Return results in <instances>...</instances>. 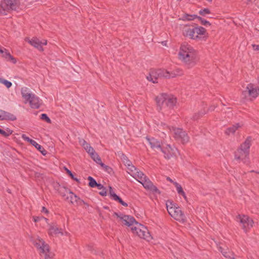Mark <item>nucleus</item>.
Here are the masks:
<instances>
[{
    "mask_svg": "<svg viewBox=\"0 0 259 259\" xmlns=\"http://www.w3.org/2000/svg\"><path fill=\"white\" fill-rule=\"evenodd\" d=\"M178 59L188 68L194 67L198 61V52L190 45L184 42L180 48Z\"/></svg>",
    "mask_w": 259,
    "mask_h": 259,
    "instance_id": "1",
    "label": "nucleus"
},
{
    "mask_svg": "<svg viewBox=\"0 0 259 259\" xmlns=\"http://www.w3.org/2000/svg\"><path fill=\"white\" fill-rule=\"evenodd\" d=\"M157 108L159 111L167 112L174 107L176 103V98L172 95L161 94L155 98Z\"/></svg>",
    "mask_w": 259,
    "mask_h": 259,
    "instance_id": "2",
    "label": "nucleus"
},
{
    "mask_svg": "<svg viewBox=\"0 0 259 259\" xmlns=\"http://www.w3.org/2000/svg\"><path fill=\"white\" fill-rule=\"evenodd\" d=\"M31 241L37 248L39 254L45 259H50L53 257L54 254L50 250L49 246L45 241L39 237H35L31 236L30 237Z\"/></svg>",
    "mask_w": 259,
    "mask_h": 259,
    "instance_id": "3",
    "label": "nucleus"
},
{
    "mask_svg": "<svg viewBox=\"0 0 259 259\" xmlns=\"http://www.w3.org/2000/svg\"><path fill=\"white\" fill-rule=\"evenodd\" d=\"M166 206L169 214L175 220L182 223L186 221L184 213L177 205L171 201H167Z\"/></svg>",
    "mask_w": 259,
    "mask_h": 259,
    "instance_id": "4",
    "label": "nucleus"
},
{
    "mask_svg": "<svg viewBox=\"0 0 259 259\" xmlns=\"http://www.w3.org/2000/svg\"><path fill=\"white\" fill-rule=\"evenodd\" d=\"M21 94L25 100V103L29 102L32 108L37 109L41 104V101L35 95L30 92L28 89L24 87L21 89Z\"/></svg>",
    "mask_w": 259,
    "mask_h": 259,
    "instance_id": "5",
    "label": "nucleus"
},
{
    "mask_svg": "<svg viewBox=\"0 0 259 259\" xmlns=\"http://www.w3.org/2000/svg\"><path fill=\"white\" fill-rule=\"evenodd\" d=\"M242 95L244 98L250 100L255 99L259 95V81L257 83L248 84Z\"/></svg>",
    "mask_w": 259,
    "mask_h": 259,
    "instance_id": "6",
    "label": "nucleus"
},
{
    "mask_svg": "<svg viewBox=\"0 0 259 259\" xmlns=\"http://www.w3.org/2000/svg\"><path fill=\"white\" fill-rule=\"evenodd\" d=\"M131 230L134 234L137 235L140 238H143L148 241H150L152 239V237L147 228L137 222L134 226H132Z\"/></svg>",
    "mask_w": 259,
    "mask_h": 259,
    "instance_id": "7",
    "label": "nucleus"
},
{
    "mask_svg": "<svg viewBox=\"0 0 259 259\" xmlns=\"http://www.w3.org/2000/svg\"><path fill=\"white\" fill-rule=\"evenodd\" d=\"M18 0H3L0 4V15H6V12L15 10L19 6Z\"/></svg>",
    "mask_w": 259,
    "mask_h": 259,
    "instance_id": "8",
    "label": "nucleus"
},
{
    "mask_svg": "<svg viewBox=\"0 0 259 259\" xmlns=\"http://www.w3.org/2000/svg\"><path fill=\"white\" fill-rule=\"evenodd\" d=\"M166 127L173 134L175 138L182 144H184L188 142L189 138L186 132L182 128L175 127H170L168 126H166Z\"/></svg>",
    "mask_w": 259,
    "mask_h": 259,
    "instance_id": "9",
    "label": "nucleus"
},
{
    "mask_svg": "<svg viewBox=\"0 0 259 259\" xmlns=\"http://www.w3.org/2000/svg\"><path fill=\"white\" fill-rule=\"evenodd\" d=\"M236 221L240 223L242 229L245 233L249 231L254 224L252 219L244 214L237 215Z\"/></svg>",
    "mask_w": 259,
    "mask_h": 259,
    "instance_id": "10",
    "label": "nucleus"
},
{
    "mask_svg": "<svg viewBox=\"0 0 259 259\" xmlns=\"http://www.w3.org/2000/svg\"><path fill=\"white\" fill-rule=\"evenodd\" d=\"M169 71L164 69L152 70L150 72L149 75L147 76V79L153 83L157 82V79L160 77L166 78L168 75Z\"/></svg>",
    "mask_w": 259,
    "mask_h": 259,
    "instance_id": "11",
    "label": "nucleus"
},
{
    "mask_svg": "<svg viewBox=\"0 0 259 259\" xmlns=\"http://www.w3.org/2000/svg\"><path fill=\"white\" fill-rule=\"evenodd\" d=\"M49 229H48V233L50 236H58L60 235H67L68 232L64 231L63 230L58 227L56 223L49 224Z\"/></svg>",
    "mask_w": 259,
    "mask_h": 259,
    "instance_id": "12",
    "label": "nucleus"
},
{
    "mask_svg": "<svg viewBox=\"0 0 259 259\" xmlns=\"http://www.w3.org/2000/svg\"><path fill=\"white\" fill-rule=\"evenodd\" d=\"M160 151L163 153L165 158L170 159L176 156L177 149L175 147H172L169 144H165L163 143L162 144Z\"/></svg>",
    "mask_w": 259,
    "mask_h": 259,
    "instance_id": "13",
    "label": "nucleus"
},
{
    "mask_svg": "<svg viewBox=\"0 0 259 259\" xmlns=\"http://www.w3.org/2000/svg\"><path fill=\"white\" fill-rule=\"evenodd\" d=\"M114 215H116L117 218H119L124 225L130 227L131 228H132V226H134L137 222L133 217L130 215H123L121 214H118L116 213H115Z\"/></svg>",
    "mask_w": 259,
    "mask_h": 259,
    "instance_id": "14",
    "label": "nucleus"
},
{
    "mask_svg": "<svg viewBox=\"0 0 259 259\" xmlns=\"http://www.w3.org/2000/svg\"><path fill=\"white\" fill-rule=\"evenodd\" d=\"M146 141L147 144L150 146L152 149L157 151V150H160L162 147V144L160 141L153 137H147L146 138Z\"/></svg>",
    "mask_w": 259,
    "mask_h": 259,
    "instance_id": "15",
    "label": "nucleus"
},
{
    "mask_svg": "<svg viewBox=\"0 0 259 259\" xmlns=\"http://www.w3.org/2000/svg\"><path fill=\"white\" fill-rule=\"evenodd\" d=\"M183 33L184 36L188 37L192 39H197V35L195 32V27L189 26H185L183 28Z\"/></svg>",
    "mask_w": 259,
    "mask_h": 259,
    "instance_id": "16",
    "label": "nucleus"
},
{
    "mask_svg": "<svg viewBox=\"0 0 259 259\" xmlns=\"http://www.w3.org/2000/svg\"><path fill=\"white\" fill-rule=\"evenodd\" d=\"M144 181L141 182L143 187L147 190L151 191L153 193H160L158 189L153 184L151 181L146 177Z\"/></svg>",
    "mask_w": 259,
    "mask_h": 259,
    "instance_id": "17",
    "label": "nucleus"
},
{
    "mask_svg": "<svg viewBox=\"0 0 259 259\" xmlns=\"http://www.w3.org/2000/svg\"><path fill=\"white\" fill-rule=\"evenodd\" d=\"M25 40L27 41L34 48L37 49L39 51H44V49L41 46V41H40L37 38L33 37L32 39H30L28 37H26L25 38Z\"/></svg>",
    "mask_w": 259,
    "mask_h": 259,
    "instance_id": "18",
    "label": "nucleus"
},
{
    "mask_svg": "<svg viewBox=\"0 0 259 259\" xmlns=\"http://www.w3.org/2000/svg\"><path fill=\"white\" fill-rule=\"evenodd\" d=\"M90 156L94 161L100 164L105 170L109 172L110 170H111V168L109 166L106 165L103 163H102L100 157L96 152H94L93 155L92 154Z\"/></svg>",
    "mask_w": 259,
    "mask_h": 259,
    "instance_id": "19",
    "label": "nucleus"
},
{
    "mask_svg": "<svg viewBox=\"0 0 259 259\" xmlns=\"http://www.w3.org/2000/svg\"><path fill=\"white\" fill-rule=\"evenodd\" d=\"M243 126V124L241 123H237L232 126L226 128L225 133L227 136H230L235 134L236 131Z\"/></svg>",
    "mask_w": 259,
    "mask_h": 259,
    "instance_id": "20",
    "label": "nucleus"
},
{
    "mask_svg": "<svg viewBox=\"0 0 259 259\" xmlns=\"http://www.w3.org/2000/svg\"><path fill=\"white\" fill-rule=\"evenodd\" d=\"M63 189L65 190L66 193L68 194L69 195L66 197V199L68 200L70 202L73 204H77V200H78V197L74 194L72 192L69 190H67L65 188H62Z\"/></svg>",
    "mask_w": 259,
    "mask_h": 259,
    "instance_id": "21",
    "label": "nucleus"
},
{
    "mask_svg": "<svg viewBox=\"0 0 259 259\" xmlns=\"http://www.w3.org/2000/svg\"><path fill=\"white\" fill-rule=\"evenodd\" d=\"M16 119V116L10 113L6 112L0 109V120H15Z\"/></svg>",
    "mask_w": 259,
    "mask_h": 259,
    "instance_id": "22",
    "label": "nucleus"
},
{
    "mask_svg": "<svg viewBox=\"0 0 259 259\" xmlns=\"http://www.w3.org/2000/svg\"><path fill=\"white\" fill-rule=\"evenodd\" d=\"M248 154L246 152H244V150L238 149L235 153V159L238 160H244Z\"/></svg>",
    "mask_w": 259,
    "mask_h": 259,
    "instance_id": "23",
    "label": "nucleus"
},
{
    "mask_svg": "<svg viewBox=\"0 0 259 259\" xmlns=\"http://www.w3.org/2000/svg\"><path fill=\"white\" fill-rule=\"evenodd\" d=\"M109 194L111 197L115 201H118L121 205L124 206H127V204L122 201V200L113 191L112 187H109Z\"/></svg>",
    "mask_w": 259,
    "mask_h": 259,
    "instance_id": "24",
    "label": "nucleus"
},
{
    "mask_svg": "<svg viewBox=\"0 0 259 259\" xmlns=\"http://www.w3.org/2000/svg\"><path fill=\"white\" fill-rule=\"evenodd\" d=\"M251 138L250 137L247 138L245 142L240 146L239 149L244 150V152H246L247 154H249V149L250 146Z\"/></svg>",
    "mask_w": 259,
    "mask_h": 259,
    "instance_id": "25",
    "label": "nucleus"
},
{
    "mask_svg": "<svg viewBox=\"0 0 259 259\" xmlns=\"http://www.w3.org/2000/svg\"><path fill=\"white\" fill-rule=\"evenodd\" d=\"M183 70L180 68H176L171 72L169 71L168 75L166 78L175 77L177 76H181L183 74Z\"/></svg>",
    "mask_w": 259,
    "mask_h": 259,
    "instance_id": "26",
    "label": "nucleus"
},
{
    "mask_svg": "<svg viewBox=\"0 0 259 259\" xmlns=\"http://www.w3.org/2000/svg\"><path fill=\"white\" fill-rule=\"evenodd\" d=\"M195 32L197 35V39L201 38V36L205 35L206 29L201 26L195 27Z\"/></svg>",
    "mask_w": 259,
    "mask_h": 259,
    "instance_id": "27",
    "label": "nucleus"
},
{
    "mask_svg": "<svg viewBox=\"0 0 259 259\" xmlns=\"http://www.w3.org/2000/svg\"><path fill=\"white\" fill-rule=\"evenodd\" d=\"M2 57L5 58L8 61H11L13 63H16V60L14 58L6 49L4 52V53L2 54Z\"/></svg>",
    "mask_w": 259,
    "mask_h": 259,
    "instance_id": "28",
    "label": "nucleus"
},
{
    "mask_svg": "<svg viewBox=\"0 0 259 259\" xmlns=\"http://www.w3.org/2000/svg\"><path fill=\"white\" fill-rule=\"evenodd\" d=\"M137 171L135 174V176L134 177L140 183L141 181H143L144 179H146V176L140 171H138L137 169L136 170Z\"/></svg>",
    "mask_w": 259,
    "mask_h": 259,
    "instance_id": "29",
    "label": "nucleus"
},
{
    "mask_svg": "<svg viewBox=\"0 0 259 259\" xmlns=\"http://www.w3.org/2000/svg\"><path fill=\"white\" fill-rule=\"evenodd\" d=\"M174 184L175 185V187H176L177 191L178 194H179L180 195H182L183 196V197L185 199H186V198H187L186 196L185 193L184 191H183L181 186L177 182H174Z\"/></svg>",
    "mask_w": 259,
    "mask_h": 259,
    "instance_id": "30",
    "label": "nucleus"
},
{
    "mask_svg": "<svg viewBox=\"0 0 259 259\" xmlns=\"http://www.w3.org/2000/svg\"><path fill=\"white\" fill-rule=\"evenodd\" d=\"M32 145L34 146L38 150H39L42 155H45L47 154V151L44 149L43 147L35 141L32 142Z\"/></svg>",
    "mask_w": 259,
    "mask_h": 259,
    "instance_id": "31",
    "label": "nucleus"
},
{
    "mask_svg": "<svg viewBox=\"0 0 259 259\" xmlns=\"http://www.w3.org/2000/svg\"><path fill=\"white\" fill-rule=\"evenodd\" d=\"M219 250L223 253V255L226 257L231 258L232 256V253L229 251H228V249L227 248L226 250L225 249L223 248L222 247L220 246L219 247Z\"/></svg>",
    "mask_w": 259,
    "mask_h": 259,
    "instance_id": "32",
    "label": "nucleus"
},
{
    "mask_svg": "<svg viewBox=\"0 0 259 259\" xmlns=\"http://www.w3.org/2000/svg\"><path fill=\"white\" fill-rule=\"evenodd\" d=\"M12 134V131L7 128L6 130H0V134L5 137H7Z\"/></svg>",
    "mask_w": 259,
    "mask_h": 259,
    "instance_id": "33",
    "label": "nucleus"
},
{
    "mask_svg": "<svg viewBox=\"0 0 259 259\" xmlns=\"http://www.w3.org/2000/svg\"><path fill=\"white\" fill-rule=\"evenodd\" d=\"M195 18H196V16L195 15H190L188 14H185L180 19L183 20L190 21L193 20Z\"/></svg>",
    "mask_w": 259,
    "mask_h": 259,
    "instance_id": "34",
    "label": "nucleus"
},
{
    "mask_svg": "<svg viewBox=\"0 0 259 259\" xmlns=\"http://www.w3.org/2000/svg\"><path fill=\"white\" fill-rule=\"evenodd\" d=\"M88 180H89V185L92 187V188H94L96 186V185H97V183L96 182V181L95 180V179H94L92 177H88Z\"/></svg>",
    "mask_w": 259,
    "mask_h": 259,
    "instance_id": "35",
    "label": "nucleus"
},
{
    "mask_svg": "<svg viewBox=\"0 0 259 259\" xmlns=\"http://www.w3.org/2000/svg\"><path fill=\"white\" fill-rule=\"evenodd\" d=\"M33 219L35 222H37L41 220H44L48 224V219L43 217H33Z\"/></svg>",
    "mask_w": 259,
    "mask_h": 259,
    "instance_id": "36",
    "label": "nucleus"
},
{
    "mask_svg": "<svg viewBox=\"0 0 259 259\" xmlns=\"http://www.w3.org/2000/svg\"><path fill=\"white\" fill-rule=\"evenodd\" d=\"M40 118L42 120H45L48 123H51V119L49 118V117L47 116L46 114H42L41 115Z\"/></svg>",
    "mask_w": 259,
    "mask_h": 259,
    "instance_id": "37",
    "label": "nucleus"
},
{
    "mask_svg": "<svg viewBox=\"0 0 259 259\" xmlns=\"http://www.w3.org/2000/svg\"><path fill=\"white\" fill-rule=\"evenodd\" d=\"M22 138L25 141L28 142L30 144H32V142H34V140L30 139L29 137L26 136V135L23 134L22 135Z\"/></svg>",
    "mask_w": 259,
    "mask_h": 259,
    "instance_id": "38",
    "label": "nucleus"
},
{
    "mask_svg": "<svg viewBox=\"0 0 259 259\" xmlns=\"http://www.w3.org/2000/svg\"><path fill=\"white\" fill-rule=\"evenodd\" d=\"M210 12L208 9H204L199 11V14L202 16H204L207 14H210Z\"/></svg>",
    "mask_w": 259,
    "mask_h": 259,
    "instance_id": "39",
    "label": "nucleus"
},
{
    "mask_svg": "<svg viewBox=\"0 0 259 259\" xmlns=\"http://www.w3.org/2000/svg\"><path fill=\"white\" fill-rule=\"evenodd\" d=\"M205 113V112H202L201 113H196L193 116H192V119L194 120H196L197 119H198L200 116H201L202 115L204 114Z\"/></svg>",
    "mask_w": 259,
    "mask_h": 259,
    "instance_id": "40",
    "label": "nucleus"
},
{
    "mask_svg": "<svg viewBox=\"0 0 259 259\" xmlns=\"http://www.w3.org/2000/svg\"><path fill=\"white\" fill-rule=\"evenodd\" d=\"M126 164H127V165L130 167H129V169L131 170V171H133L134 170H136V167L133 166L132 164V163L131 161H130L129 160H128L127 162H126Z\"/></svg>",
    "mask_w": 259,
    "mask_h": 259,
    "instance_id": "41",
    "label": "nucleus"
},
{
    "mask_svg": "<svg viewBox=\"0 0 259 259\" xmlns=\"http://www.w3.org/2000/svg\"><path fill=\"white\" fill-rule=\"evenodd\" d=\"M3 84L8 89L12 86V83L6 79L5 81H4Z\"/></svg>",
    "mask_w": 259,
    "mask_h": 259,
    "instance_id": "42",
    "label": "nucleus"
},
{
    "mask_svg": "<svg viewBox=\"0 0 259 259\" xmlns=\"http://www.w3.org/2000/svg\"><path fill=\"white\" fill-rule=\"evenodd\" d=\"M88 154L91 156L92 154L93 155V154L95 152V151L94 150V149H93V147H91L90 148H89L87 151H86Z\"/></svg>",
    "mask_w": 259,
    "mask_h": 259,
    "instance_id": "43",
    "label": "nucleus"
},
{
    "mask_svg": "<svg viewBox=\"0 0 259 259\" xmlns=\"http://www.w3.org/2000/svg\"><path fill=\"white\" fill-rule=\"evenodd\" d=\"M65 170H66L67 174L68 175H69V176L73 179H74L76 181H78L77 179H74V177H73V174H72V172H71V171H70L69 169H68L67 168H65Z\"/></svg>",
    "mask_w": 259,
    "mask_h": 259,
    "instance_id": "44",
    "label": "nucleus"
},
{
    "mask_svg": "<svg viewBox=\"0 0 259 259\" xmlns=\"http://www.w3.org/2000/svg\"><path fill=\"white\" fill-rule=\"evenodd\" d=\"M76 204L82 205V204H86V203L82 200L80 199V198H78V200H77Z\"/></svg>",
    "mask_w": 259,
    "mask_h": 259,
    "instance_id": "45",
    "label": "nucleus"
},
{
    "mask_svg": "<svg viewBox=\"0 0 259 259\" xmlns=\"http://www.w3.org/2000/svg\"><path fill=\"white\" fill-rule=\"evenodd\" d=\"M99 194L103 196H106L107 191H106L105 189L103 188L102 190H101V191L100 192Z\"/></svg>",
    "mask_w": 259,
    "mask_h": 259,
    "instance_id": "46",
    "label": "nucleus"
},
{
    "mask_svg": "<svg viewBox=\"0 0 259 259\" xmlns=\"http://www.w3.org/2000/svg\"><path fill=\"white\" fill-rule=\"evenodd\" d=\"M79 143L82 147H83L87 143V142L84 140L81 139L79 140Z\"/></svg>",
    "mask_w": 259,
    "mask_h": 259,
    "instance_id": "47",
    "label": "nucleus"
},
{
    "mask_svg": "<svg viewBox=\"0 0 259 259\" xmlns=\"http://www.w3.org/2000/svg\"><path fill=\"white\" fill-rule=\"evenodd\" d=\"M201 23H202V24H203L204 25H210V23L208 21L205 20H202Z\"/></svg>",
    "mask_w": 259,
    "mask_h": 259,
    "instance_id": "48",
    "label": "nucleus"
},
{
    "mask_svg": "<svg viewBox=\"0 0 259 259\" xmlns=\"http://www.w3.org/2000/svg\"><path fill=\"white\" fill-rule=\"evenodd\" d=\"M83 147L85 151H87L89 148H91L92 147L89 143H87Z\"/></svg>",
    "mask_w": 259,
    "mask_h": 259,
    "instance_id": "49",
    "label": "nucleus"
},
{
    "mask_svg": "<svg viewBox=\"0 0 259 259\" xmlns=\"http://www.w3.org/2000/svg\"><path fill=\"white\" fill-rule=\"evenodd\" d=\"M252 47L253 48V49L254 51H258L259 50V45H252Z\"/></svg>",
    "mask_w": 259,
    "mask_h": 259,
    "instance_id": "50",
    "label": "nucleus"
},
{
    "mask_svg": "<svg viewBox=\"0 0 259 259\" xmlns=\"http://www.w3.org/2000/svg\"><path fill=\"white\" fill-rule=\"evenodd\" d=\"M41 211L42 212L45 213H48L49 212L48 210H47V209L45 207H42V209H41Z\"/></svg>",
    "mask_w": 259,
    "mask_h": 259,
    "instance_id": "51",
    "label": "nucleus"
},
{
    "mask_svg": "<svg viewBox=\"0 0 259 259\" xmlns=\"http://www.w3.org/2000/svg\"><path fill=\"white\" fill-rule=\"evenodd\" d=\"M98 189L99 190H102L104 188H103V186L100 184H98L97 183V185H96V186Z\"/></svg>",
    "mask_w": 259,
    "mask_h": 259,
    "instance_id": "52",
    "label": "nucleus"
},
{
    "mask_svg": "<svg viewBox=\"0 0 259 259\" xmlns=\"http://www.w3.org/2000/svg\"><path fill=\"white\" fill-rule=\"evenodd\" d=\"M6 49L1 47L0 48V53L2 55L4 53V52L6 51Z\"/></svg>",
    "mask_w": 259,
    "mask_h": 259,
    "instance_id": "53",
    "label": "nucleus"
},
{
    "mask_svg": "<svg viewBox=\"0 0 259 259\" xmlns=\"http://www.w3.org/2000/svg\"><path fill=\"white\" fill-rule=\"evenodd\" d=\"M47 40H44L42 41H41V46L42 45H47Z\"/></svg>",
    "mask_w": 259,
    "mask_h": 259,
    "instance_id": "54",
    "label": "nucleus"
},
{
    "mask_svg": "<svg viewBox=\"0 0 259 259\" xmlns=\"http://www.w3.org/2000/svg\"><path fill=\"white\" fill-rule=\"evenodd\" d=\"M5 79L0 78V83H2L3 84L4 81H5Z\"/></svg>",
    "mask_w": 259,
    "mask_h": 259,
    "instance_id": "55",
    "label": "nucleus"
},
{
    "mask_svg": "<svg viewBox=\"0 0 259 259\" xmlns=\"http://www.w3.org/2000/svg\"><path fill=\"white\" fill-rule=\"evenodd\" d=\"M167 180H168L169 181H170V182H172V183H174V182L172 181V180L171 179H170L169 178H167Z\"/></svg>",
    "mask_w": 259,
    "mask_h": 259,
    "instance_id": "56",
    "label": "nucleus"
},
{
    "mask_svg": "<svg viewBox=\"0 0 259 259\" xmlns=\"http://www.w3.org/2000/svg\"><path fill=\"white\" fill-rule=\"evenodd\" d=\"M60 192H61V190H60ZM61 193V194L63 196H65V194H63L62 192Z\"/></svg>",
    "mask_w": 259,
    "mask_h": 259,
    "instance_id": "57",
    "label": "nucleus"
},
{
    "mask_svg": "<svg viewBox=\"0 0 259 259\" xmlns=\"http://www.w3.org/2000/svg\"><path fill=\"white\" fill-rule=\"evenodd\" d=\"M214 109V108H212V109H210V110H213Z\"/></svg>",
    "mask_w": 259,
    "mask_h": 259,
    "instance_id": "58",
    "label": "nucleus"
},
{
    "mask_svg": "<svg viewBox=\"0 0 259 259\" xmlns=\"http://www.w3.org/2000/svg\"><path fill=\"white\" fill-rule=\"evenodd\" d=\"M255 172L258 174H259V171H256Z\"/></svg>",
    "mask_w": 259,
    "mask_h": 259,
    "instance_id": "59",
    "label": "nucleus"
},
{
    "mask_svg": "<svg viewBox=\"0 0 259 259\" xmlns=\"http://www.w3.org/2000/svg\"><path fill=\"white\" fill-rule=\"evenodd\" d=\"M207 1H209V2H211L212 1V0H207Z\"/></svg>",
    "mask_w": 259,
    "mask_h": 259,
    "instance_id": "60",
    "label": "nucleus"
}]
</instances>
